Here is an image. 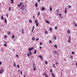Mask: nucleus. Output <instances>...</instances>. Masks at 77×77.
Here are the masks:
<instances>
[{
	"mask_svg": "<svg viewBox=\"0 0 77 77\" xmlns=\"http://www.w3.org/2000/svg\"><path fill=\"white\" fill-rule=\"evenodd\" d=\"M4 45L5 46V47H7V45L6 44H4Z\"/></svg>",
	"mask_w": 77,
	"mask_h": 77,
	"instance_id": "a19ab883",
	"label": "nucleus"
},
{
	"mask_svg": "<svg viewBox=\"0 0 77 77\" xmlns=\"http://www.w3.org/2000/svg\"><path fill=\"white\" fill-rule=\"evenodd\" d=\"M34 48V47H32L31 48H29L28 49V51H32V50H33V49Z\"/></svg>",
	"mask_w": 77,
	"mask_h": 77,
	"instance_id": "f257e3e1",
	"label": "nucleus"
},
{
	"mask_svg": "<svg viewBox=\"0 0 77 77\" xmlns=\"http://www.w3.org/2000/svg\"><path fill=\"white\" fill-rule=\"evenodd\" d=\"M52 42H51V41L50 40H49V43L50 44Z\"/></svg>",
	"mask_w": 77,
	"mask_h": 77,
	"instance_id": "c03bdc74",
	"label": "nucleus"
},
{
	"mask_svg": "<svg viewBox=\"0 0 77 77\" xmlns=\"http://www.w3.org/2000/svg\"><path fill=\"white\" fill-rule=\"evenodd\" d=\"M18 72H20V69H18Z\"/></svg>",
	"mask_w": 77,
	"mask_h": 77,
	"instance_id": "bf43d9fd",
	"label": "nucleus"
},
{
	"mask_svg": "<svg viewBox=\"0 0 77 77\" xmlns=\"http://www.w3.org/2000/svg\"><path fill=\"white\" fill-rule=\"evenodd\" d=\"M22 34L24 33V29H23V28L22 29Z\"/></svg>",
	"mask_w": 77,
	"mask_h": 77,
	"instance_id": "f8f14e48",
	"label": "nucleus"
},
{
	"mask_svg": "<svg viewBox=\"0 0 77 77\" xmlns=\"http://www.w3.org/2000/svg\"><path fill=\"white\" fill-rule=\"evenodd\" d=\"M72 54H74V52L73 51L72 52Z\"/></svg>",
	"mask_w": 77,
	"mask_h": 77,
	"instance_id": "8fccbe9b",
	"label": "nucleus"
},
{
	"mask_svg": "<svg viewBox=\"0 0 77 77\" xmlns=\"http://www.w3.org/2000/svg\"><path fill=\"white\" fill-rule=\"evenodd\" d=\"M68 6L69 8H71V6L70 5H68Z\"/></svg>",
	"mask_w": 77,
	"mask_h": 77,
	"instance_id": "13d9d810",
	"label": "nucleus"
},
{
	"mask_svg": "<svg viewBox=\"0 0 77 77\" xmlns=\"http://www.w3.org/2000/svg\"><path fill=\"white\" fill-rule=\"evenodd\" d=\"M50 11H52V8H51V7L50 8Z\"/></svg>",
	"mask_w": 77,
	"mask_h": 77,
	"instance_id": "b1692460",
	"label": "nucleus"
},
{
	"mask_svg": "<svg viewBox=\"0 0 77 77\" xmlns=\"http://www.w3.org/2000/svg\"><path fill=\"white\" fill-rule=\"evenodd\" d=\"M29 23H32V20H29Z\"/></svg>",
	"mask_w": 77,
	"mask_h": 77,
	"instance_id": "bb28decb",
	"label": "nucleus"
},
{
	"mask_svg": "<svg viewBox=\"0 0 77 77\" xmlns=\"http://www.w3.org/2000/svg\"><path fill=\"white\" fill-rule=\"evenodd\" d=\"M39 48H40V49H41L42 48V47L40 46L39 47Z\"/></svg>",
	"mask_w": 77,
	"mask_h": 77,
	"instance_id": "e2e57ef3",
	"label": "nucleus"
},
{
	"mask_svg": "<svg viewBox=\"0 0 77 77\" xmlns=\"http://www.w3.org/2000/svg\"><path fill=\"white\" fill-rule=\"evenodd\" d=\"M32 39L33 41H34L35 39V38H32Z\"/></svg>",
	"mask_w": 77,
	"mask_h": 77,
	"instance_id": "ea45409f",
	"label": "nucleus"
},
{
	"mask_svg": "<svg viewBox=\"0 0 77 77\" xmlns=\"http://www.w3.org/2000/svg\"><path fill=\"white\" fill-rule=\"evenodd\" d=\"M38 20H35V23H38Z\"/></svg>",
	"mask_w": 77,
	"mask_h": 77,
	"instance_id": "5701e85b",
	"label": "nucleus"
},
{
	"mask_svg": "<svg viewBox=\"0 0 77 77\" xmlns=\"http://www.w3.org/2000/svg\"><path fill=\"white\" fill-rule=\"evenodd\" d=\"M74 24L75 25V26H76V27H77V25L76 24V23H75V22L74 23Z\"/></svg>",
	"mask_w": 77,
	"mask_h": 77,
	"instance_id": "4468645a",
	"label": "nucleus"
},
{
	"mask_svg": "<svg viewBox=\"0 0 77 77\" xmlns=\"http://www.w3.org/2000/svg\"><path fill=\"white\" fill-rule=\"evenodd\" d=\"M22 7H23L25 8V6L24 5H23L22 6H21Z\"/></svg>",
	"mask_w": 77,
	"mask_h": 77,
	"instance_id": "4d7b16f0",
	"label": "nucleus"
},
{
	"mask_svg": "<svg viewBox=\"0 0 77 77\" xmlns=\"http://www.w3.org/2000/svg\"><path fill=\"white\" fill-rule=\"evenodd\" d=\"M51 75L52 77H54V74L53 73H51Z\"/></svg>",
	"mask_w": 77,
	"mask_h": 77,
	"instance_id": "9d476101",
	"label": "nucleus"
},
{
	"mask_svg": "<svg viewBox=\"0 0 77 77\" xmlns=\"http://www.w3.org/2000/svg\"><path fill=\"white\" fill-rule=\"evenodd\" d=\"M27 55L28 57H29L30 56V55H29V53H27Z\"/></svg>",
	"mask_w": 77,
	"mask_h": 77,
	"instance_id": "c756f323",
	"label": "nucleus"
},
{
	"mask_svg": "<svg viewBox=\"0 0 77 77\" xmlns=\"http://www.w3.org/2000/svg\"><path fill=\"white\" fill-rule=\"evenodd\" d=\"M64 12L65 14H66V13H67V12L66 11V8H65Z\"/></svg>",
	"mask_w": 77,
	"mask_h": 77,
	"instance_id": "0eeeda50",
	"label": "nucleus"
},
{
	"mask_svg": "<svg viewBox=\"0 0 77 77\" xmlns=\"http://www.w3.org/2000/svg\"><path fill=\"white\" fill-rule=\"evenodd\" d=\"M57 12H59V10L58 9H57Z\"/></svg>",
	"mask_w": 77,
	"mask_h": 77,
	"instance_id": "338daca9",
	"label": "nucleus"
},
{
	"mask_svg": "<svg viewBox=\"0 0 77 77\" xmlns=\"http://www.w3.org/2000/svg\"><path fill=\"white\" fill-rule=\"evenodd\" d=\"M14 37H15V36H14V34L12 35V39H14Z\"/></svg>",
	"mask_w": 77,
	"mask_h": 77,
	"instance_id": "aec40b11",
	"label": "nucleus"
},
{
	"mask_svg": "<svg viewBox=\"0 0 77 77\" xmlns=\"http://www.w3.org/2000/svg\"><path fill=\"white\" fill-rule=\"evenodd\" d=\"M1 19L2 20H4V18H3V16H1Z\"/></svg>",
	"mask_w": 77,
	"mask_h": 77,
	"instance_id": "dca6fc26",
	"label": "nucleus"
},
{
	"mask_svg": "<svg viewBox=\"0 0 77 77\" xmlns=\"http://www.w3.org/2000/svg\"><path fill=\"white\" fill-rule=\"evenodd\" d=\"M22 5V2H21L20 3V6H21Z\"/></svg>",
	"mask_w": 77,
	"mask_h": 77,
	"instance_id": "de8ad7c7",
	"label": "nucleus"
},
{
	"mask_svg": "<svg viewBox=\"0 0 77 77\" xmlns=\"http://www.w3.org/2000/svg\"><path fill=\"white\" fill-rule=\"evenodd\" d=\"M6 15L7 17H8V14H7V13H6Z\"/></svg>",
	"mask_w": 77,
	"mask_h": 77,
	"instance_id": "3c124183",
	"label": "nucleus"
},
{
	"mask_svg": "<svg viewBox=\"0 0 77 77\" xmlns=\"http://www.w3.org/2000/svg\"><path fill=\"white\" fill-rule=\"evenodd\" d=\"M17 68H20V66H19V65H17Z\"/></svg>",
	"mask_w": 77,
	"mask_h": 77,
	"instance_id": "e433bc0d",
	"label": "nucleus"
},
{
	"mask_svg": "<svg viewBox=\"0 0 77 77\" xmlns=\"http://www.w3.org/2000/svg\"><path fill=\"white\" fill-rule=\"evenodd\" d=\"M42 42H40V45H42Z\"/></svg>",
	"mask_w": 77,
	"mask_h": 77,
	"instance_id": "79ce46f5",
	"label": "nucleus"
},
{
	"mask_svg": "<svg viewBox=\"0 0 77 77\" xmlns=\"http://www.w3.org/2000/svg\"><path fill=\"white\" fill-rule=\"evenodd\" d=\"M52 69H51L50 70V72H52Z\"/></svg>",
	"mask_w": 77,
	"mask_h": 77,
	"instance_id": "864d4df0",
	"label": "nucleus"
},
{
	"mask_svg": "<svg viewBox=\"0 0 77 77\" xmlns=\"http://www.w3.org/2000/svg\"><path fill=\"white\" fill-rule=\"evenodd\" d=\"M53 66H54V68H55L56 67L54 66V64H53Z\"/></svg>",
	"mask_w": 77,
	"mask_h": 77,
	"instance_id": "49530a36",
	"label": "nucleus"
},
{
	"mask_svg": "<svg viewBox=\"0 0 77 77\" xmlns=\"http://www.w3.org/2000/svg\"><path fill=\"white\" fill-rule=\"evenodd\" d=\"M54 39L55 40L56 39V37L55 36H54Z\"/></svg>",
	"mask_w": 77,
	"mask_h": 77,
	"instance_id": "cd10ccee",
	"label": "nucleus"
},
{
	"mask_svg": "<svg viewBox=\"0 0 77 77\" xmlns=\"http://www.w3.org/2000/svg\"><path fill=\"white\" fill-rule=\"evenodd\" d=\"M38 3H39L40 2V0H38Z\"/></svg>",
	"mask_w": 77,
	"mask_h": 77,
	"instance_id": "69168bd1",
	"label": "nucleus"
},
{
	"mask_svg": "<svg viewBox=\"0 0 77 77\" xmlns=\"http://www.w3.org/2000/svg\"><path fill=\"white\" fill-rule=\"evenodd\" d=\"M11 3H12V4H14V0H11Z\"/></svg>",
	"mask_w": 77,
	"mask_h": 77,
	"instance_id": "1a4fd4ad",
	"label": "nucleus"
},
{
	"mask_svg": "<svg viewBox=\"0 0 77 77\" xmlns=\"http://www.w3.org/2000/svg\"><path fill=\"white\" fill-rule=\"evenodd\" d=\"M47 75V74L45 73H44L43 74V75H45H45Z\"/></svg>",
	"mask_w": 77,
	"mask_h": 77,
	"instance_id": "2f4dec72",
	"label": "nucleus"
},
{
	"mask_svg": "<svg viewBox=\"0 0 77 77\" xmlns=\"http://www.w3.org/2000/svg\"><path fill=\"white\" fill-rule=\"evenodd\" d=\"M4 21L5 23H7V21L6 20V19H5Z\"/></svg>",
	"mask_w": 77,
	"mask_h": 77,
	"instance_id": "6ab92c4d",
	"label": "nucleus"
},
{
	"mask_svg": "<svg viewBox=\"0 0 77 77\" xmlns=\"http://www.w3.org/2000/svg\"><path fill=\"white\" fill-rule=\"evenodd\" d=\"M2 62L0 61V65H2Z\"/></svg>",
	"mask_w": 77,
	"mask_h": 77,
	"instance_id": "603ef678",
	"label": "nucleus"
},
{
	"mask_svg": "<svg viewBox=\"0 0 77 77\" xmlns=\"http://www.w3.org/2000/svg\"><path fill=\"white\" fill-rule=\"evenodd\" d=\"M67 33H70V30H68L67 31Z\"/></svg>",
	"mask_w": 77,
	"mask_h": 77,
	"instance_id": "4be33fe9",
	"label": "nucleus"
},
{
	"mask_svg": "<svg viewBox=\"0 0 77 77\" xmlns=\"http://www.w3.org/2000/svg\"><path fill=\"white\" fill-rule=\"evenodd\" d=\"M36 27H38V25H39V23H36Z\"/></svg>",
	"mask_w": 77,
	"mask_h": 77,
	"instance_id": "2eb2a0df",
	"label": "nucleus"
},
{
	"mask_svg": "<svg viewBox=\"0 0 77 77\" xmlns=\"http://www.w3.org/2000/svg\"><path fill=\"white\" fill-rule=\"evenodd\" d=\"M54 47H56V48H57V45H54Z\"/></svg>",
	"mask_w": 77,
	"mask_h": 77,
	"instance_id": "72a5a7b5",
	"label": "nucleus"
},
{
	"mask_svg": "<svg viewBox=\"0 0 77 77\" xmlns=\"http://www.w3.org/2000/svg\"><path fill=\"white\" fill-rule=\"evenodd\" d=\"M6 36H7V35H5V38H4L5 39H6Z\"/></svg>",
	"mask_w": 77,
	"mask_h": 77,
	"instance_id": "5fc2aeb1",
	"label": "nucleus"
},
{
	"mask_svg": "<svg viewBox=\"0 0 77 77\" xmlns=\"http://www.w3.org/2000/svg\"><path fill=\"white\" fill-rule=\"evenodd\" d=\"M29 54L30 55H31V54H32V52L31 51H29Z\"/></svg>",
	"mask_w": 77,
	"mask_h": 77,
	"instance_id": "f704fd0d",
	"label": "nucleus"
},
{
	"mask_svg": "<svg viewBox=\"0 0 77 77\" xmlns=\"http://www.w3.org/2000/svg\"><path fill=\"white\" fill-rule=\"evenodd\" d=\"M3 69H1L0 70V74H2L3 71Z\"/></svg>",
	"mask_w": 77,
	"mask_h": 77,
	"instance_id": "f03ea898",
	"label": "nucleus"
},
{
	"mask_svg": "<svg viewBox=\"0 0 77 77\" xmlns=\"http://www.w3.org/2000/svg\"><path fill=\"white\" fill-rule=\"evenodd\" d=\"M11 9V7H9V11H10Z\"/></svg>",
	"mask_w": 77,
	"mask_h": 77,
	"instance_id": "473e14b6",
	"label": "nucleus"
},
{
	"mask_svg": "<svg viewBox=\"0 0 77 77\" xmlns=\"http://www.w3.org/2000/svg\"><path fill=\"white\" fill-rule=\"evenodd\" d=\"M76 66H77V62H76Z\"/></svg>",
	"mask_w": 77,
	"mask_h": 77,
	"instance_id": "052dcab7",
	"label": "nucleus"
},
{
	"mask_svg": "<svg viewBox=\"0 0 77 77\" xmlns=\"http://www.w3.org/2000/svg\"><path fill=\"white\" fill-rule=\"evenodd\" d=\"M38 40H39V38H36V41H38Z\"/></svg>",
	"mask_w": 77,
	"mask_h": 77,
	"instance_id": "c9c22d12",
	"label": "nucleus"
},
{
	"mask_svg": "<svg viewBox=\"0 0 77 77\" xmlns=\"http://www.w3.org/2000/svg\"><path fill=\"white\" fill-rule=\"evenodd\" d=\"M38 57H40L41 59H42V56L39 55L38 56Z\"/></svg>",
	"mask_w": 77,
	"mask_h": 77,
	"instance_id": "f3484780",
	"label": "nucleus"
},
{
	"mask_svg": "<svg viewBox=\"0 0 77 77\" xmlns=\"http://www.w3.org/2000/svg\"><path fill=\"white\" fill-rule=\"evenodd\" d=\"M55 64H57H57H58V63L57 62H56L55 63Z\"/></svg>",
	"mask_w": 77,
	"mask_h": 77,
	"instance_id": "0e129e2a",
	"label": "nucleus"
},
{
	"mask_svg": "<svg viewBox=\"0 0 77 77\" xmlns=\"http://www.w3.org/2000/svg\"><path fill=\"white\" fill-rule=\"evenodd\" d=\"M36 53V50L35 49L34 51V54H35Z\"/></svg>",
	"mask_w": 77,
	"mask_h": 77,
	"instance_id": "a878e982",
	"label": "nucleus"
},
{
	"mask_svg": "<svg viewBox=\"0 0 77 77\" xmlns=\"http://www.w3.org/2000/svg\"><path fill=\"white\" fill-rule=\"evenodd\" d=\"M21 9L22 10H24V8L23 7H22V6H21Z\"/></svg>",
	"mask_w": 77,
	"mask_h": 77,
	"instance_id": "6e6552de",
	"label": "nucleus"
},
{
	"mask_svg": "<svg viewBox=\"0 0 77 77\" xmlns=\"http://www.w3.org/2000/svg\"><path fill=\"white\" fill-rule=\"evenodd\" d=\"M39 14H40V12H39V11H38V13L37 14L38 16V15H39Z\"/></svg>",
	"mask_w": 77,
	"mask_h": 77,
	"instance_id": "393cba45",
	"label": "nucleus"
},
{
	"mask_svg": "<svg viewBox=\"0 0 77 77\" xmlns=\"http://www.w3.org/2000/svg\"><path fill=\"white\" fill-rule=\"evenodd\" d=\"M20 6H21V5H20L19 4H18L17 5V6H18V8H20Z\"/></svg>",
	"mask_w": 77,
	"mask_h": 77,
	"instance_id": "7c9ffc66",
	"label": "nucleus"
},
{
	"mask_svg": "<svg viewBox=\"0 0 77 77\" xmlns=\"http://www.w3.org/2000/svg\"><path fill=\"white\" fill-rule=\"evenodd\" d=\"M35 6L36 7H37V6H38V3H36L35 4Z\"/></svg>",
	"mask_w": 77,
	"mask_h": 77,
	"instance_id": "ddd939ff",
	"label": "nucleus"
},
{
	"mask_svg": "<svg viewBox=\"0 0 77 77\" xmlns=\"http://www.w3.org/2000/svg\"><path fill=\"white\" fill-rule=\"evenodd\" d=\"M45 22L47 24H50V22L48 20H46Z\"/></svg>",
	"mask_w": 77,
	"mask_h": 77,
	"instance_id": "20e7f679",
	"label": "nucleus"
},
{
	"mask_svg": "<svg viewBox=\"0 0 77 77\" xmlns=\"http://www.w3.org/2000/svg\"><path fill=\"white\" fill-rule=\"evenodd\" d=\"M1 51H3V49H1Z\"/></svg>",
	"mask_w": 77,
	"mask_h": 77,
	"instance_id": "774afa93",
	"label": "nucleus"
},
{
	"mask_svg": "<svg viewBox=\"0 0 77 77\" xmlns=\"http://www.w3.org/2000/svg\"><path fill=\"white\" fill-rule=\"evenodd\" d=\"M73 57H72V56H70L71 59H72V58H73Z\"/></svg>",
	"mask_w": 77,
	"mask_h": 77,
	"instance_id": "09e8293b",
	"label": "nucleus"
},
{
	"mask_svg": "<svg viewBox=\"0 0 77 77\" xmlns=\"http://www.w3.org/2000/svg\"><path fill=\"white\" fill-rule=\"evenodd\" d=\"M14 66H16V65H15V62H14Z\"/></svg>",
	"mask_w": 77,
	"mask_h": 77,
	"instance_id": "4c0bfd02",
	"label": "nucleus"
},
{
	"mask_svg": "<svg viewBox=\"0 0 77 77\" xmlns=\"http://www.w3.org/2000/svg\"><path fill=\"white\" fill-rule=\"evenodd\" d=\"M34 29H35V27L34 26H33L32 27V29H33V30H34Z\"/></svg>",
	"mask_w": 77,
	"mask_h": 77,
	"instance_id": "a18cd8bd",
	"label": "nucleus"
},
{
	"mask_svg": "<svg viewBox=\"0 0 77 77\" xmlns=\"http://www.w3.org/2000/svg\"><path fill=\"white\" fill-rule=\"evenodd\" d=\"M50 30L51 31V32L52 31V28L51 27H50Z\"/></svg>",
	"mask_w": 77,
	"mask_h": 77,
	"instance_id": "412c9836",
	"label": "nucleus"
},
{
	"mask_svg": "<svg viewBox=\"0 0 77 77\" xmlns=\"http://www.w3.org/2000/svg\"><path fill=\"white\" fill-rule=\"evenodd\" d=\"M71 41V37H70V36H69V40L68 41V42H69V43H70V42Z\"/></svg>",
	"mask_w": 77,
	"mask_h": 77,
	"instance_id": "423d86ee",
	"label": "nucleus"
},
{
	"mask_svg": "<svg viewBox=\"0 0 77 77\" xmlns=\"http://www.w3.org/2000/svg\"><path fill=\"white\" fill-rule=\"evenodd\" d=\"M45 34H48V32H47V31H45Z\"/></svg>",
	"mask_w": 77,
	"mask_h": 77,
	"instance_id": "c85d7f7f",
	"label": "nucleus"
},
{
	"mask_svg": "<svg viewBox=\"0 0 77 77\" xmlns=\"http://www.w3.org/2000/svg\"><path fill=\"white\" fill-rule=\"evenodd\" d=\"M33 68H34L33 71H35V70H36V67H35V66H34Z\"/></svg>",
	"mask_w": 77,
	"mask_h": 77,
	"instance_id": "9b49d317",
	"label": "nucleus"
},
{
	"mask_svg": "<svg viewBox=\"0 0 77 77\" xmlns=\"http://www.w3.org/2000/svg\"><path fill=\"white\" fill-rule=\"evenodd\" d=\"M53 52L54 53H55L56 54H57V51H56V50L53 51Z\"/></svg>",
	"mask_w": 77,
	"mask_h": 77,
	"instance_id": "7ed1b4c3",
	"label": "nucleus"
},
{
	"mask_svg": "<svg viewBox=\"0 0 77 77\" xmlns=\"http://www.w3.org/2000/svg\"><path fill=\"white\" fill-rule=\"evenodd\" d=\"M55 30H56V29H57V27L56 26L55 27Z\"/></svg>",
	"mask_w": 77,
	"mask_h": 77,
	"instance_id": "37998d69",
	"label": "nucleus"
},
{
	"mask_svg": "<svg viewBox=\"0 0 77 77\" xmlns=\"http://www.w3.org/2000/svg\"><path fill=\"white\" fill-rule=\"evenodd\" d=\"M11 32H8V35H11Z\"/></svg>",
	"mask_w": 77,
	"mask_h": 77,
	"instance_id": "a211bd4d",
	"label": "nucleus"
},
{
	"mask_svg": "<svg viewBox=\"0 0 77 77\" xmlns=\"http://www.w3.org/2000/svg\"><path fill=\"white\" fill-rule=\"evenodd\" d=\"M45 7H42V9L41 10L42 11H45Z\"/></svg>",
	"mask_w": 77,
	"mask_h": 77,
	"instance_id": "39448f33",
	"label": "nucleus"
},
{
	"mask_svg": "<svg viewBox=\"0 0 77 77\" xmlns=\"http://www.w3.org/2000/svg\"><path fill=\"white\" fill-rule=\"evenodd\" d=\"M20 74H22V71H20Z\"/></svg>",
	"mask_w": 77,
	"mask_h": 77,
	"instance_id": "680f3d73",
	"label": "nucleus"
},
{
	"mask_svg": "<svg viewBox=\"0 0 77 77\" xmlns=\"http://www.w3.org/2000/svg\"><path fill=\"white\" fill-rule=\"evenodd\" d=\"M45 64H47V63H48V62L45 61Z\"/></svg>",
	"mask_w": 77,
	"mask_h": 77,
	"instance_id": "58836bf2",
	"label": "nucleus"
},
{
	"mask_svg": "<svg viewBox=\"0 0 77 77\" xmlns=\"http://www.w3.org/2000/svg\"><path fill=\"white\" fill-rule=\"evenodd\" d=\"M45 77H48V75H45Z\"/></svg>",
	"mask_w": 77,
	"mask_h": 77,
	"instance_id": "6e6d98bb",
	"label": "nucleus"
}]
</instances>
